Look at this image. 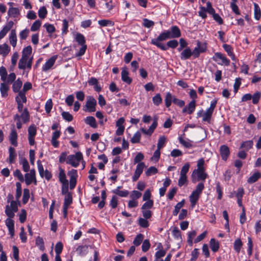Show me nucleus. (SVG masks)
Returning a JSON list of instances; mask_svg holds the SVG:
<instances>
[{
    "label": "nucleus",
    "mask_w": 261,
    "mask_h": 261,
    "mask_svg": "<svg viewBox=\"0 0 261 261\" xmlns=\"http://www.w3.org/2000/svg\"><path fill=\"white\" fill-rule=\"evenodd\" d=\"M193 56L192 51L189 47H187L180 53V58L182 60L189 59L191 56Z\"/></svg>",
    "instance_id": "b1692460"
},
{
    "label": "nucleus",
    "mask_w": 261,
    "mask_h": 261,
    "mask_svg": "<svg viewBox=\"0 0 261 261\" xmlns=\"http://www.w3.org/2000/svg\"><path fill=\"white\" fill-rule=\"evenodd\" d=\"M169 33L170 39L179 38L181 36V32L179 28L176 25L172 26L170 30H166Z\"/></svg>",
    "instance_id": "2eb2a0df"
},
{
    "label": "nucleus",
    "mask_w": 261,
    "mask_h": 261,
    "mask_svg": "<svg viewBox=\"0 0 261 261\" xmlns=\"http://www.w3.org/2000/svg\"><path fill=\"white\" fill-rule=\"evenodd\" d=\"M37 163L38 165V171L40 176L41 177H44L46 180H49L52 177L51 173L47 170H46L45 171H44L43 166L40 160H38Z\"/></svg>",
    "instance_id": "9d476101"
},
{
    "label": "nucleus",
    "mask_w": 261,
    "mask_h": 261,
    "mask_svg": "<svg viewBox=\"0 0 261 261\" xmlns=\"http://www.w3.org/2000/svg\"><path fill=\"white\" fill-rule=\"evenodd\" d=\"M9 163L10 164L14 163L17 156L15 149L12 147H10L9 148Z\"/></svg>",
    "instance_id": "2f4dec72"
},
{
    "label": "nucleus",
    "mask_w": 261,
    "mask_h": 261,
    "mask_svg": "<svg viewBox=\"0 0 261 261\" xmlns=\"http://www.w3.org/2000/svg\"><path fill=\"white\" fill-rule=\"evenodd\" d=\"M207 175L205 172V169H195L192 172L191 178L193 183H196L200 180L204 181L207 178Z\"/></svg>",
    "instance_id": "39448f33"
},
{
    "label": "nucleus",
    "mask_w": 261,
    "mask_h": 261,
    "mask_svg": "<svg viewBox=\"0 0 261 261\" xmlns=\"http://www.w3.org/2000/svg\"><path fill=\"white\" fill-rule=\"evenodd\" d=\"M32 63L33 57L27 58L21 56L18 62V68L22 70L28 68L30 70L32 67Z\"/></svg>",
    "instance_id": "1a4fd4ad"
},
{
    "label": "nucleus",
    "mask_w": 261,
    "mask_h": 261,
    "mask_svg": "<svg viewBox=\"0 0 261 261\" xmlns=\"http://www.w3.org/2000/svg\"><path fill=\"white\" fill-rule=\"evenodd\" d=\"M36 245L39 247L41 251H44L45 249L44 243L42 238L37 237L36 239Z\"/></svg>",
    "instance_id": "79ce46f5"
},
{
    "label": "nucleus",
    "mask_w": 261,
    "mask_h": 261,
    "mask_svg": "<svg viewBox=\"0 0 261 261\" xmlns=\"http://www.w3.org/2000/svg\"><path fill=\"white\" fill-rule=\"evenodd\" d=\"M188 181L187 176L180 175V177L178 181V185L179 187H181L186 184Z\"/></svg>",
    "instance_id": "69168bd1"
},
{
    "label": "nucleus",
    "mask_w": 261,
    "mask_h": 261,
    "mask_svg": "<svg viewBox=\"0 0 261 261\" xmlns=\"http://www.w3.org/2000/svg\"><path fill=\"white\" fill-rule=\"evenodd\" d=\"M173 97L170 92L166 93L165 102L167 108H169L171 106L172 102H173Z\"/></svg>",
    "instance_id": "c03bdc74"
},
{
    "label": "nucleus",
    "mask_w": 261,
    "mask_h": 261,
    "mask_svg": "<svg viewBox=\"0 0 261 261\" xmlns=\"http://www.w3.org/2000/svg\"><path fill=\"white\" fill-rule=\"evenodd\" d=\"M213 59L220 65L228 66L230 64L229 60L221 53L217 52L215 53Z\"/></svg>",
    "instance_id": "6e6552de"
},
{
    "label": "nucleus",
    "mask_w": 261,
    "mask_h": 261,
    "mask_svg": "<svg viewBox=\"0 0 261 261\" xmlns=\"http://www.w3.org/2000/svg\"><path fill=\"white\" fill-rule=\"evenodd\" d=\"M7 82H2L0 84V92L2 97H6L8 96V91L9 89V85Z\"/></svg>",
    "instance_id": "aec40b11"
},
{
    "label": "nucleus",
    "mask_w": 261,
    "mask_h": 261,
    "mask_svg": "<svg viewBox=\"0 0 261 261\" xmlns=\"http://www.w3.org/2000/svg\"><path fill=\"white\" fill-rule=\"evenodd\" d=\"M57 58V55L53 56L50 58L42 66V70L43 71L46 72L51 69L54 65Z\"/></svg>",
    "instance_id": "dca6fc26"
},
{
    "label": "nucleus",
    "mask_w": 261,
    "mask_h": 261,
    "mask_svg": "<svg viewBox=\"0 0 261 261\" xmlns=\"http://www.w3.org/2000/svg\"><path fill=\"white\" fill-rule=\"evenodd\" d=\"M12 90L14 93H17L20 92V89L22 86V82L20 79L18 78L16 80H14L12 83Z\"/></svg>",
    "instance_id": "5701e85b"
},
{
    "label": "nucleus",
    "mask_w": 261,
    "mask_h": 261,
    "mask_svg": "<svg viewBox=\"0 0 261 261\" xmlns=\"http://www.w3.org/2000/svg\"><path fill=\"white\" fill-rule=\"evenodd\" d=\"M0 76L3 82H7L8 83H12L16 78V75L14 72L8 75L7 69L4 66L0 67Z\"/></svg>",
    "instance_id": "20e7f679"
},
{
    "label": "nucleus",
    "mask_w": 261,
    "mask_h": 261,
    "mask_svg": "<svg viewBox=\"0 0 261 261\" xmlns=\"http://www.w3.org/2000/svg\"><path fill=\"white\" fill-rule=\"evenodd\" d=\"M72 196L70 193H67L65 195L63 207L68 208L69 206L72 203Z\"/></svg>",
    "instance_id": "a19ab883"
},
{
    "label": "nucleus",
    "mask_w": 261,
    "mask_h": 261,
    "mask_svg": "<svg viewBox=\"0 0 261 261\" xmlns=\"http://www.w3.org/2000/svg\"><path fill=\"white\" fill-rule=\"evenodd\" d=\"M158 125L157 118L153 120V122L148 129L145 128H141L140 130L145 135L151 136Z\"/></svg>",
    "instance_id": "a211bd4d"
},
{
    "label": "nucleus",
    "mask_w": 261,
    "mask_h": 261,
    "mask_svg": "<svg viewBox=\"0 0 261 261\" xmlns=\"http://www.w3.org/2000/svg\"><path fill=\"white\" fill-rule=\"evenodd\" d=\"M19 13V10L17 8L10 7L8 11V15L13 17H17Z\"/></svg>",
    "instance_id": "ea45409f"
},
{
    "label": "nucleus",
    "mask_w": 261,
    "mask_h": 261,
    "mask_svg": "<svg viewBox=\"0 0 261 261\" xmlns=\"http://www.w3.org/2000/svg\"><path fill=\"white\" fill-rule=\"evenodd\" d=\"M112 192L121 197H126L129 194V192L127 190H113Z\"/></svg>",
    "instance_id": "603ef678"
},
{
    "label": "nucleus",
    "mask_w": 261,
    "mask_h": 261,
    "mask_svg": "<svg viewBox=\"0 0 261 261\" xmlns=\"http://www.w3.org/2000/svg\"><path fill=\"white\" fill-rule=\"evenodd\" d=\"M166 253V251L164 249H160L155 253V259L154 261H163V257Z\"/></svg>",
    "instance_id": "c9c22d12"
},
{
    "label": "nucleus",
    "mask_w": 261,
    "mask_h": 261,
    "mask_svg": "<svg viewBox=\"0 0 261 261\" xmlns=\"http://www.w3.org/2000/svg\"><path fill=\"white\" fill-rule=\"evenodd\" d=\"M20 163L22 165V169L24 172L29 171L30 169V165L28 161L25 158L21 159L20 161Z\"/></svg>",
    "instance_id": "09e8293b"
},
{
    "label": "nucleus",
    "mask_w": 261,
    "mask_h": 261,
    "mask_svg": "<svg viewBox=\"0 0 261 261\" xmlns=\"http://www.w3.org/2000/svg\"><path fill=\"white\" fill-rule=\"evenodd\" d=\"M169 34V33L167 32L166 30L162 32L156 38L152 39L151 40V44L155 45L163 50H167L168 47L163 44L162 42L170 39Z\"/></svg>",
    "instance_id": "f03ea898"
},
{
    "label": "nucleus",
    "mask_w": 261,
    "mask_h": 261,
    "mask_svg": "<svg viewBox=\"0 0 261 261\" xmlns=\"http://www.w3.org/2000/svg\"><path fill=\"white\" fill-rule=\"evenodd\" d=\"M29 30L28 29H25L22 31H21L19 33V38L20 40H25L29 34Z\"/></svg>",
    "instance_id": "774afa93"
},
{
    "label": "nucleus",
    "mask_w": 261,
    "mask_h": 261,
    "mask_svg": "<svg viewBox=\"0 0 261 261\" xmlns=\"http://www.w3.org/2000/svg\"><path fill=\"white\" fill-rule=\"evenodd\" d=\"M47 13V10L45 7H41L38 10V16L41 19H44L46 17Z\"/></svg>",
    "instance_id": "13d9d810"
},
{
    "label": "nucleus",
    "mask_w": 261,
    "mask_h": 261,
    "mask_svg": "<svg viewBox=\"0 0 261 261\" xmlns=\"http://www.w3.org/2000/svg\"><path fill=\"white\" fill-rule=\"evenodd\" d=\"M261 97V93L259 91H256L252 95V103L254 105L257 104Z\"/></svg>",
    "instance_id": "e2e57ef3"
},
{
    "label": "nucleus",
    "mask_w": 261,
    "mask_h": 261,
    "mask_svg": "<svg viewBox=\"0 0 261 261\" xmlns=\"http://www.w3.org/2000/svg\"><path fill=\"white\" fill-rule=\"evenodd\" d=\"M53 103L51 99H48L45 105V110L46 113L49 114L52 108Z\"/></svg>",
    "instance_id": "bf43d9fd"
},
{
    "label": "nucleus",
    "mask_w": 261,
    "mask_h": 261,
    "mask_svg": "<svg viewBox=\"0 0 261 261\" xmlns=\"http://www.w3.org/2000/svg\"><path fill=\"white\" fill-rule=\"evenodd\" d=\"M83 160V154L81 152H77L75 154H71L67 157L66 164L73 167H77Z\"/></svg>",
    "instance_id": "7ed1b4c3"
},
{
    "label": "nucleus",
    "mask_w": 261,
    "mask_h": 261,
    "mask_svg": "<svg viewBox=\"0 0 261 261\" xmlns=\"http://www.w3.org/2000/svg\"><path fill=\"white\" fill-rule=\"evenodd\" d=\"M14 23L12 21H10L5 25L3 29L0 31V40L3 39L7 34V33L13 27Z\"/></svg>",
    "instance_id": "412c9836"
},
{
    "label": "nucleus",
    "mask_w": 261,
    "mask_h": 261,
    "mask_svg": "<svg viewBox=\"0 0 261 261\" xmlns=\"http://www.w3.org/2000/svg\"><path fill=\"white\" fill-rule=\"evenodd\" d=\"M185 200L183 199L180 202L177 203L174 207V210L173 211V215L177 216L179 212L180 209L184 206Z\"/></svg>",
    "instance_id": "de8ad7c7"
},
{
    "label": "nucleus",
    "mask_w": 261,
    "mask_h": 261,
    "mask_svg": "<svg viewBox=\"0 0 261 261\" xmlns=\"http://www.w3.org/2000/svg\"><path fill=\"white\" fill-rule=\"evenodd\" d=\"M217 100L212 101L209 108L206 109L202 115V121L210 123L212 118L214 109L216 106Z\"/></svg>",
    "instance_id": "423d86ee"
},
{
    "label": "nucleus",
    "mask_w": 261,
    "mask_h": 261,
    "mask_svg": "<svg viewBox=\"0 0 261 261\" xmlns=\"http://www.w3.org/2000/svg\"><path fill=\"white\" fill-rule=\"evenodd\" d=\"M206 50L205 45H201L200 42H198L196 46L192 51L193 57L194 58H197L199 57L201 53L205 52Z\"/></svg>",
    "instance_id": "f8f14e48"
},
{
    "label": "nucleus",
    "mask_w": 261,
    "mask_h": 261,
    "mask_svg": "<svg viewBox=\"0 0 261 261\" xmlns=\"http://www.w3.org/2000/svg\"><path fill=\"white\" fill-rule=\"evenodd\" d=\"M96 100L93 96H88L83 110L85 112H94L96 111Z\"/></svg>",
    "instance_id": "0eeeda50"
},
{
    "label": "nucleus",
    "mask_w": 261,
    "mask_h": 261,
    "mask_svg": "<svg viewBox=\"0 0 261 261\" xmlns=\"http://www.w3.org/2000/svg\"><path fill=\"white\" fill-rule=\"evenodd\" d=\"M210 246L211 250L214 252H217L220 247L219 243L215 239H211L210 241Z\"/></svg>",
    "instance_id": "72a5a7b5"
},
{
    "label": "nucleus",
    "mask_w": 261,
    "mask_h": 261,
    "mask_svg": "<svg viewBox=\"0 0 261 261\" xmlns=\"http://www.w3.org/2000/svg\"><path fill=\"white\" fill-rule=\"evenodd\" d=\"M254 18L256 20H259L261 16V12L258 5L256 3L254 4Z\"/></svg>",
    "instance_id": "5fc2aeb1"
},
{
    "label": "nucleus",
    "mask_w": 261,
    "mask_h": 261,
    "mask_svg": "<svg viewBox=\"0 0 261 261\" xmlns=\"http://www.w3.org/2000/svg\"><path fill=\"white\" fill-rule=\"evenodd\" d=\"M220 153L222 159L226 161L229 156L230 151L228 147L226 145H223L220 147Z\"/></svg>",
    "instance_id": "6ab92c4d"
},
{
    "label": "nucleus",
    "mask_w": 261,
    "mask_h": 261,
    "mask_svg": "<svg viewBox=\"0 0 261 261\" xmlns=\"http://www.w3.org/2000/svg\"><path fill=\"white\" fill-rule=\"evenodd\" d=\"M98 23L101 27L113 26L114 24L113 21L107 19L100 20Z\"/></svg>",
    "instance_id": "6e6d98bb"
},
{
    "label": "nucleus",
    "mask_w": 261,
    "mask_h": 261,
    "mask_svg": "<svg viewBox=\"0 0 261 261\" xmlns=\"http://www.w3.org/2000/svg\"><path fill=\"white\" fill-rule=\"evenodd\" d=\"M30 198V190L28 189H24L23 190V194L22 197V202L23 204H26Z\"/></svg>",
    "instance_id": "680f3d73"
},
{
    "label": "nucleus",
    "mask_w": 261,
    "mask_h": 261,
    "mask_svg": "<svg viewBox=\"0 0 261 261\" xmlns=\"http://www.w3.org/2000/svg\"><path fill=\"white\" fill-rule=\"evenodd\" d=\"M85 122L93 128H96L97 124L96 119L93 116H88L85 119Z\"/></svg>",
    "instance_id": "c756f323"
},
{
    "label": "nucleus",
    "mask_w": 261,
    "mask_h": 261,
    "mask_svg": "<svg viewBox=\"0 0 261 261\" xmlns=\"http://www.w3.org/2000/svg\"><path fill=\"white\" fill-rule=\"evenodd\" d=\"M172 234L176 240H180L181 239V232L177 227H175L173 228Z\"/></svg>",
    "instance_id": "3c124183"
},
{
    "label": "nucleus",
    "mask_w": 261,
    "mask_h": 261,
    "mask_svg": "<svg viewBox=\"0 0 261 261\" xmlns=\"http://www.w3.org/2000/svg\"><path fill=\"white\" fill-rule=\"evenodd\" d=\"M25 182L27 185H30L32 182H34L36 185L37 183L36 176H35V170L32 169L30 170V173H27L25 174Z\"/></svg>",
    "instance_id": "ddd939ff"
},
{
    "label": "nucleus",
    "mask_w": 261,
    "mask_h": 261,
    "mask_svg": "<svg viewBox=\"0 0 261 261\" xmlns=\"http://www.w3.org/2000/svg\"><path fill=\"white\" fill-rule=\"evenodd\" d=\"M59 179L62 185L66 187L68 184V180L66 179V174L63 169L59 168Z\"/></svg>",
    "instance_id": "4be33fe9"
},
{
    "label": "nucleus",
    "mask_w": 261,
    "mask_h": 261,
    "mask_svg": "<svg viewBox=\"0 0 261 261\" xmlns=\"http://www.w3.org/2000/svg\"><path fill=\"white\" fill-rule=\"evenodd\" d=\"M162 98L160 93L156 94L155 95L152 97L153 103L156 106H159L162 103Z\"/></svg>",
    "instance_id": "49530a36"
},
{
    "label": "nucleus",
    "mask_w": 261,
    "mask_h": 261,
    "mask_svg": "<svg viewBox=\"0 0 261 261\" xmlns=\"http://www.w3.org/2000/svg\"><path fill=\"white\" fill-rule=\"evenodd\" d=\"M32 52V48L30 45H29L25 47H24L22 52V57H24L27 58H31L30 57Z\"/></svg>",
    "instance_id": "a18cd8bd"
},
{
    "label": "nucleus",
    "mask_w": 261,
    "mask_h": 261,
    "mask_svg": "<svg viewBox=\"0 0 261 261\" xmlns=\"http://www.w3.org/2000/svg\"><path fill=\"white\" fill-rule=\"evenodd\" d=\"M89 246L88 245H81L79 246L76 248V251L78 253L82 256L86 255L88 252Z\"/></svg>",
    "instance_id": "4c0bfd02"
},
{
    "label": "nucleus",
    "mask_w": 261,
    "mask_h": 261,
    "mask_svg": "<svg viewBox=\"0 0 261 261\" xmlns=\"http://www.w3.org/2000/svg\"><path fill=\"white\" fill-rule=\"evenodd\" d=\"M145 166V164L143 162H141L138 164L134 174L132 177V180L133 181H136L138 179L140 175L143 172Z\"/></svg>",
    "instance_id": "4468645a"
},
{
    "label": "nucleus",
    "mask_w": 261,
    "mask_h": 261,
    "mask_svg": "<svg viewBox=\"0 0 261 261\" xmlns=\"http://www.w3.org/2000/svg\"><path fill=\"white\" fill-rule=\"evenodd\" d=\"M143 217L149 219L152 217V213L149 209L141 210Z\"/></svg>",
    "instance_id": "338daca9"
},
{
    "label": "nucleus",
    "mask_w": 261,
    "mask_h": 261,
    "mask_svg": "<svg viewBox=\"0 0 261 261\" xmlns=\"http://www.w3.org/2000/svg\"><path fill=\"white\" fill-rule=\"evenodd\" d=\"M16 199L17 200H18L20 198L22 193V190H21V185L20 182H17L16 183Z\"/></svg>",
    "instance_id": "8fccbe9b"
},
{
    "label": "nucleus",
    "mask_w": 261,
    "mask_h": 261,
    "mask_svg": "<svg viewBox=\"0 0 261 261\" xmlns=\"http://www.w3.org/2000/svg\"><path fill=\"white\" fill-rule=\"evenodd\" d=\"M10 51V48L6 43L0 45V55L6 56Z\"/></svg>",
    "instance_id": "f704fd0d"
},
{
    "label": "nucleus",
    "mask_w": 261,
    "mask_h": 261,
    "mask_svg": "<svg viewBox=\"0 0 261 261\" xmlns=\"http://www.w3.org/2000/svg\"><path fill=\"white\" fill-rule=\"evenodd\" d=\"M200 195L193 191L189 197L190 201L191 202L192 208L194 207L196 204Z\"/></svg>",
    "instance_id": "393cba45"
},
{
    "label": "nucleus",
    "mask_w": 261,
    "mask_h": 261,
    "mask_svg": "<svg viewBox=\"0 0 261 261\" xmlns=\"http://www.w3.org/2000/svg\"><path fill=\"white\" fill-rule=\"evenodd\" d=\"M196 105V100L191 101L187 106L182 109V113L192 114L195 110Z\"/></svg>",
    "instance_id": "f3484780"
},
{
    "label": "nucleus",
    "mask_w": 261,
    "mask_h": 261,
    "mask_svg": "<svg viewBox=\"0 0 261 261\" xmlns=\"http://www.w3.org/2000/svg\"><path fill=\"white\" fill-rule=\"evenodd\" d=\"M146 202L142 205L141 210L151 209L153 206V200L145 201Z\"/></svg>",
    "instance_id": "0e129e2a"
},
{
    "label": "nucleus",
    "mask_w": 261,
    "mask_h": 261,
    "mask_svg": "<svg viewBox=\"0 0 261 261\" xmlns=\"http://www.w3.org/2000/svg\"><path fill=\"white\" fill-rule=\"evenodd\" d=\"M143 239H144L143 235L141 233H140V234H138L136 236V237L135 238V239H134V240L133 241V244H134V245H135L136 246H138L141 244V243L143 241Z\"/></svg>",
    "instance_id": "4d7b16f0"
},
{
    "label": "nucleus",
    "mask_w": 261,
    "mask_h": 261,
    "mask_svg": "<svg viewBox=\"0 0 261 261\" xmlns=\"http://www.w3.org/2000/svg\"><path fill=\"white\" fill-rule=\"evenodd\" d=\"M166 140V138L165 136H163L160 137L158 140V142L157 144V148L161 150V149L164 146Z\"/></svg>",
    "instance_id": "052dcab7"
},
{
    "label": "nucleus",
    "mask_w": 261,
    "mask_h": 261,
    "mask_svg": "<svg viewBox=\"0 0 261 261\" xmlns=\"http://www.w3.org/2000/svg\"><path fill=\"white\" fill-rule=\"evenodd\" d=\"M122 80L128 84L132 82V79L128 76V72L126 69H123L121 72Z\"/></svg>",
    "instance_id": "473e14b6"
},
{
    "label": "nucleus",
    "mask_w": 261,
    "mask_h": 261,
    "mask_svg": "<svg viewBox=\"0 0 261 261\" xmlns=\"http://www.w3.org/2000/svg\"><path fill=\"white\" fill-rule=\"evenodd\" d=\"M36 133V126L34 124L30 125L28 128V140L29 144L31 146L35 144V137Z\"/></svg>",
    "instance_id": "9b49d317"
},
{
    "label": "nucleus",
    "mask_w": 261,
    "mask_h": 261,
    "mask_svg": "<svg viewBox=\"0 0 261 261\" xmlns=\"http://www.w3.org/2000/svg\"><path fill=\"white\" fill-rule=\"evenodd\" d=\"M74 39L79 45L81 46L86 45L85 37L82 34L77 33L75 35Z\"/></svg>",
    "instance_id": "c85d7f7f"
},
{
    "label": "nucleus",
    "mask_w": 261,
    "mask_h": 261,
    "mask_svg": "<svg viewBox=\"0 0 261 261\" xmlns=\"http://www.w3.org/2000/svg\"><path fill=\"white\" fill-rule=\"evenodd\" d=\"M15 212H16L9 208V205L6 206L5 213L8 218L6 219L5 224L8 229L9 233L11 238L14 237L15 233L14 221L12 219L15 216Z\"/></svg>",
    "instance_id": "f257e3e1"
},
{
    "label": "nucleus",
    "mask_w": 261,
    "mask_h": 261,
    "mask_svg": "<svg viewBox=\"0 0 261 261\" xmlns=\"http://www.w3.org/2000/svg\"><path fill=\"white\" fill-rule=\"evenodd\" d=\"M261 177V173L259 172H255L247 179V182L249 184H253L256 182Z\"/></svg>",
    "instance_id": "58836bf2"
},
{
    "label": "nucleus",
    "mask_w": 261,
    "mask_h": 261,
    "mask_svg": "<svg viewBox=\"0 0 261 261\" xmlns=\"http://www.w3.org/2000/svg\"><path fill=\"white\" fill-rule=\"evenodd\" d=\"M9 140L12 145L14 146H17V133L14 128H13L11 130L9 137Z\"/></svg>",
    "instance_id": "a878e982"
},
{
    "label": "nucleus",
    "mask_w": 261,
    "mask_h": 261,
    "mask_svg": "<svg viewBox=\"0 0 261 261\" xmlns=\"http://www.w3.org/2000/svg\"><path fill=\"white\" fill-rule=\"evenodd\" d=\"M243 247V242L240 239H236L233 243V249L235 251L239 253Z\"/></svg>",
    "instance_id": "e433bc0d"
},
{
    "label": "nucleus",
    "mask_w": 261,
    "mask_h": 261,
    "mask_svg": "<svg viewBox=\"0 0 261 261\" xmlns=\"http://www.w3.org/2000/svg\"><path fill=\"white\" fill-rule=\"evenodd\" d=\"M179 143L185 148H190L193 147V141L189 139H184L181 136L178 138Z\"/></svg>",
    "instance_id": "bb28decb"
},
{
    "label": "nucleus",
    "mask_w": 261,
    "mask_h": 261,
    "mask_svg": "<svg viewBox=\"0 0 261 261\" xmlns=\"http://www.w3.org/2000/svg\"><path fill=\"white\" fill-rule=\"evenodd\" d=\"M23 123H27L30 120V114L27 108H25L20 116Z\"/></svg>",
    "instance_id": "37998d69"
},
{
    "label": "nucleus",
    "mask_w": 261,
    "mask_h": 261,
    "mask_svg": "<svg viewBox=\"0 0 261 261\" xmlns=\"http://www.w3.org/2000/svg\"><path fill=\"white\" fill-rule=\"evenodd\" d=\"M17 93L18 95L15 97L16 102H21L22 103H25L27 102L25 92L21 90L20 92Z\"/></svg>",
    "instance_id": "7c9ffc66"
},
{
    "label": "nucleus",
    "mask_w": 261,
    "mask_h": 261,
    "mask_svg": "<svg viewBox=\"0 0 261 261\" xmlns=\"http://www.w3.org/2000/svg\"><path fill=\"white\" fill-rule=\"evenodd\" d=\"M9 39L10 43L13 47H15L17 44V36L15 30H12L11 31Z\"/></svg>",
    "instance_id": "cd10ccee"
},
{
    "label": "nucleus",
    "mask_w": 261,
    "mask_h": 261,
    "mask_svg": "<svg viewBox=\"0 0 261 261\" xmlns=\"http://www.w3.org/2000/svg\"><path fill=\"white\" fill-rule=\"evenodd\" d=\"M141 137V133L139 131L137 132L131 138V142L134 144L139 143L140 141Z\"/></svg>",
    "instance_id": "864d4df0"
}]
</instances>
